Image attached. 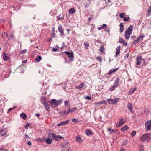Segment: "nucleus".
Segmentation results:
<instances>
[{
	"instance_id": "nucleus-1",
	"label": "nucleus",
	"mask_w": 151,
	"mask_h": 151,
	"mask_svg": "<svg viewBox=\"0 0 151 151\" xmlns=\"http://www.w3.org/2000/svg\"><path fill=\"white\" fill-rule=\"evenodd\" d=\"M140 139L142 142L145 141L151 142V134L146 133L144 134L141 137Z\"/></svg>"
},
{
	"instance_id": "nucleus-2",
	"label": "nucleus",
	"mask_w": 151,
	"mask_h": 151,
	"mask_svg": "<svg viewBox=\"0 0 151 151\" xmlns=\"http://www.w3.org/2000/svg\"><path fill=\"white\" fill-rule=\"evenodd\" d=\"M133 28V26L130 25L125 32V37L126 39L129 40L130 35L132 34Z\"/></svg>"
},
{
	"instance_id": "nucleus-3",
	"label": "nucleus",
	"mask_w": 151,
	"mask_h": 151,
	"mask_svg": "<svg viewBox=\"0 0 151 151\" xmlns=\"http://www.w3.org/2000/svg\"><path fill=\"white\" fill-rule=\"evenodd\" d=\"M62 101V100L59 99L57 100L56 99H52L51 101H48L50 102V106L52 107H57L60 104Z\"/></svg>"
},
{
	"instance_id": "nucleus-4",
	"label": "nucleus",
	"mask_w": 151,
	"mask_h": 151,
	"mask_svg": "<svg viewBox=\"0 0 151 151\" xmlns=\"http://www.w3.org/2000/svg\"><path fill=\"white\" fill-rule=\"evenodd\" d=\"M49 137H51L53 139L58 141V139H64V137H62L60 135H58L57 136L55 135L54 134L52 133H50L49 134Z\"/></svg>"
},
{
	"instance_id": "nucleus-5",
	"label": "nucleus",
	"mask_w": 151,
	"mask_h": 151,
	"mask_svg": "<svg viewBox=\"0 0 151 151\" xmlns=\"http://www.w3.org/2000/svg\"><path fill=\"white\" fill-rule=\"evenodd\" d=\"M68 56L69 58V60L70 62H72L73 60L74 57H73V54L72 52H69L66 51L65 52Z\"/></svg>"
},
{
	"instance_id": "nucleus-6",
	"label": "nucleus",
	"mask_w": 151,
	"mask_h": 151,
	"mask_svg": "<svg viewBox=\"0 0 151 151\" xmlns=\"http://www.w3.org/2000/svg\"><path fill=\"white\" fill-rule=\"evenodd\" d=\"M145 125L147 130H151V120L147 121L145 123Z\"/></svg>"
},
{
	"instance_id": "nucleus-7",
	"label": "nucleus",
	"mask_w": 151,
	"mask_h": 151,
	"mask_svg": "<svg viewBox=\"0 0 151 151\" xmlns=\"http://www.w3.org/2000/svg\"><path fill=\"white\" fill-rule=\"evenodd\" d=\"M119 98H117L114 99H107V101L109 104H114L117 102L119 101Z\"/></svg>"
},
{
	"instance_id": "nucleus-8",
	"label": "nucleus",
	"mask_w": 151,
	"mask_h": 151,
	"mask_svg": "<svg viewBox=\"0 0 151 151\" xmlns=\"http://www.w3.org/2000/svg\"><path fill=\"white\" fill-rule=\"evenodd\" d=\"M68 143L66 142L62 144L63 150H62V151H70V148L68 145Z\"/></svg>"
},
{
	"instance_id": "nucleus-9",
	"label": "nucleus",
	"mask_w": 151,
	"mask_h": 151,
	"mask_svg": "<svg viewBox=\"0 0 151 151\" xmlns=\"http://www.w3.org/2000/svg\"><path fill=\"white\" fill-rule=\"evenodd\" d=\"M126 122V119H120L119 120V123L118 124H116V127H118L121 126Z\"/></svg>"
},
{
	"instance_id": "nucleus-10",
	"label": "nucleus",
	"mask_w": 151,
	"mask_h": 151,
	"mask_svg": "<svg viewBox=\"0 0 151 151\" xmlns=\"http://www.w3.org/2000/svg\"><path fill=\"white\" fill-rule=\"evenodd\" d=\"M121 46H119L117 47L116 49L115 55L114 57L117 58L118 56L119 55L120 52Z\"/></svg>"
},
{
	"instance_id": "nucleus-11",
	"label": "nucleus",
	"mask_w": 151,
	"mask_h": 151,
	"mask_svg": "<svg viewBox=\"0 0 151 151\" xmlns=\"http://www.w3.org/2000/svg\"><path fill=\"white\" fill-rule=\"evenodd\" d=\"M70 121V120H68L66 121L61 122L60 123L58 124L57 126H61L65 125L68 124Z\"/></svg>"
},
{
	"instance_id": "nucleus-12",
	"label": "nucleus",
	"mask_w": 151,
	"mask_h": 151,
	"mask_svg": "<svg viewBox=\"0 0 151 151\" xmlns=\"http://www.w3.org/2000/svg\"><path fill=\"white\" fill-rule=\"evenodd\" d=\"M142 59V56H138L136 59V64L137 65H140L141 64Z\"/></svg>"
},
{
	"instance_id": "nucleus-13",
	"label": "nucleus",
	"mask_w": 151,
	"mask_h": 151,
	"mask_svg": "<svg viewBox=\"0 0 151 151\" xmlns=\"http://www.w3.org/2000/svg\"><path fill=\"white\" fill-rule=\"evenodd\" d=\"M120 81H122L120 80V78L119 77H117L115 80L114 84L117 87L119 85V83H120Z\"/></svg>"
},
{
	"instance_id": "nucleus-14",
	"label": "nucleus",
	"mask_w": 151,
	"mask_h": 151,
	"mask_svg": "<svg viewBox=\"0 0 151 151\" xmlns=\"http://www.w3.org/2000/svg\"><path fill=\"white\" fill-rule=\"evenodd\" d=\"M42 104H43L44 106L46 109V110L47 111H49L50 110V108L49 106V105L47 102L45 101L44 103L42 102Z\"/></svg>"
},
{
	"instance_id": "nucleus-15",
	"label": "nucleus",
	"mask_w": 151,
	"mask_h": 151,
	"mask_svg": "<svg viewBox=\"0 0 151 151\" xmlns=\"http://www.w3.org/2000/svg\"><path fill=\"white\" fill-rule=\"evenodd\" d=\"M86 134L88 136L92 135L93 133L90 129H86L85 131Z\"/></svg>"
},
{
	"instance_id": "nucleus-16",
	"label": "nucleus",
	"mask_w": 151,
	"mask_h": 151,
	"mask_svg": "<svg viewBox=\"0 0 151 151\" xmlns=\"http://www.w3.org/2000/svg\"><path fill=\"white\" fill-rule=\"evenodd\" d=\"M58 30L59 31L61 35H64V32L63 30L61 24H59L58 26Z\"/></svg>"
},
{
	"instance_id": "nucleus-17",
	"label": "nucleus",
	"mask_w": 151,
	"mask_h": 151,
	"mask_svg": "<svg viewBox=\"0 0 151 151\" xmlns=\"http://www.w3.org/2000/svg\"><path fill=\"white\" fill-rule=\"evenodd\" d=\"M5 129H2L0 130V134L2 137L7 134V131H5Z\"/></svg>"
},
{
	"instance_id": "nucleus-18",
	"label": "nucleus",
	"mask_w": 151,
	"mask_h": 151,
	"mask_svg": "<svg viewBox=\"0 0 151 151\" xmlns=\"http://www.w3.org/2000/svg\"><path fill=\"white\" fill-rule=\"evenodd\" d=\"M94 104L95 105H99V106L102 104L107 105V103L105 101L103 100L102 101H101L98 102H95L94 103Z\"/></svg>"
},
{
	"instance_id": "nucleus-19",
	"label": "nucleus",
	"mask_w": 151,
	"mask_h": 151,
	"mask_svg": "<svg viewBox=\"0 0 151 151\" xmlns=\"http://www.w3.org/2000/svg\"><path fill=\"white\" fill-rule=\"evenodd\" d=\"M3 54L2 55L3 58L4 60L5 61H7L9 59V58L7 56V54H6L4 52H3Z\"/></svg>"
},
{
	"instance_id": "nucleus-20",
	"label": "nucleus",
	"mask_w": 151,
	"mask_h": 151,
	"mask_svg": "<svg viewBox=\"0 0 151 151\" xmlns=\"http://www.w3.org/2000/svg\"><path fill=\"white\" fill-rule=\"evenodd\" d=\"M127 107L129 111L131 113H132L133 111L132 110V104L130 103H129L127 105Z\"/></svg>"
},
{
	"instance_id": "nucleus-21",
	"label": "nucleus",
	"mask_w": 151,
	"mask_h": 151,
	"mask_svg": "<svg viewBox=\"0 0 151 151\" xmlns=\"http://www.w3.org/2000/svg\"><path fill=\"white\" fill-rule=\"evenodd\" d=\"M84 85L85 84L84 83H81L78 86H76V88L77 89H79L80 90H81L83 88Z\"/></svg>"
},
{
	"instance_id": "nucleus-22",
	"label": "nucleus",
	"mask_w": 151,
	"mask_h": 151,
	"mask_svg": "<svg viewBox=\"0 0 151 151\" xmlns=\"http://www.w3.org/2000/svg\"><path fill=\"white\" fill-rule=\"evenodd\" d=\"M76 140L78 143H81L83 142L81 137L79 136H77L76 137Z\"/></svg>"
},
{
	"instance_id": "nucleus-23",
	"label": "nucleus",
	"mask_w": 151,
	"mask_h": 151,
	"mask_svg": "<svg viewBox=\"0 0 151 151\" xmlns=\"http://www.w3.org/2000/svg\"><path fill=\"white\" fill-rule=\"evenodd\" d=\"M76 12V9L73 8H71L69 10V13L70 14H72L75 13Z\"/></svg>"
},
{
	"instance_id": "nucleus-24",
	"label": "nucleus",
	"mask_w": 151,
	"mask_h": 151,
	"mask_svg": "<svg viewBox=\"0 0 151 151\" xmlns=\"http://www.w3.org/2000/svg\"><path fill=\"white\" fill-rule=\"evenodd\" d=\"M68 113H69L68 110L67 111L63 110L60 113V114L63 116H66Z\"/></svg>"
},
{
	"instance_id": "nucleus-25",
	"label": "nucleus",
	"mask_w": 151,
	"mask_h": 151,
	"mask_svg": "<svg viewBox=\"0 0 151 151\" xmlns=\"http://www.w3.org/2000/svg\"><path fill=\"white\" fill-rule=\"evenodd\" d=\"M128 128L129 127L127 125H125L124 127L121 128V131L122 132H124L125 130H128Z\"/></svg>"
},
{
	"instance_id": "nucleus-26",
	"label": "nucleus",
	"mask_w": 151,
	"mask_h": 151,
	"mask_svg": "<svg viewBox=\"0 0 151 151\" xmlns=\"http://www.w3.org/2000/svg\"><path fill=\"white\" fill-rule=\"evenodd\" d=\"M107 26L106 24H103L101 27L97 28L98 30H101L103 29Z\"/></svg>"
},
{
	"instance_id": "nucleus-27",
	"label": "nucleus",
	"mask_w": 151,
	"mask_h": 151,
	"mask_svg": "<svg viewBox=\"0 0 151 151\" xmlns=\"http://www.w3.org/2000/svg\"><path fill=\"white\" fill-rule=\"evenodd\" d=\"M120 27V32L122 33L123 32V29H124V25L122 23H120L119 25Z\"/></svg>"
},
{
	"instance_id": "nucleus-28",
	"label": "nucleus",
	"mask_w": 151,
	"mask_h": 151,
	"mask_svg": "<svg viewBox=\"0 0 151 151\" xmlns=\"http://www.w3.org/2000/svg\"><path fill=\"white\" fill-rule=\"evenodd\" d=\"M119 42L120 43H123L126 45H127V43L124 40H123L122 38H119Z\"/></svg>"
},
{
	"instance_id": "nucleus-29",
	"label": "nucleus",
	"mask_w": 151,
	"mask_h": 151,
	"mask_svg": "<svg viewBox=\"0 0 151 151\" xmlns=\"http://www.w3.org/2000/svg\"><path fill=\"white\" fill-rule=\"evenodd\" d=\"M52 143V139L50 138H48L46 140L45 143L47 144H51Z\"/></svg>"
},
{
	"instance_id": "nucleus-30",
	"label": "nucleus",
	"mask_w": 151,
	"mask_h": 151,
	"mask_svg": "<svg viewBox=\"0 0 151 151\" xmlns=\"http://www.w3.org/2000/svg\"><path fill=\"white\" fill-rule=\"evenodd\" d=\"M118 68H117L115 69H111L108 72V74H112L113 72H114L116 71L118 69Z\"/></svg>"
},
{
	"instance_id": "nucleus-31",
	"label": "nucleus",
	"mask_w": 151,
	"mask_h": 151,
	"mask_svg": "<svg viewBox=\"0 0 151 151\" xmlns=\"http://www.w3.org/2000/svg\"><path fill=\"white\" fill-rule=\"evenodd\" d=\"M144 37V36L143 35L139 36L137 38V39L136 40H137V41L138 42L141 40L142 41L143 40V38Z\"/></svg>"
},
{
	"instance_id": "nucleus-32",
	"label": "nucleus",
	"mask_w": 151,
	"mask_h": 151,
	"mask_svg": "<svg viewBox=\"0 0 151 151\" xmlns=\"http://www.w3.org/2000/svg\"><path fill=\"white\" fill-rule=\"evenodd\" d=\"M20 117L24 119H25L27 117L26 114L24 113H22L20 114Z\"/></svg>"
},
{
	"instance_id": "nucleus-33",
	"label": "nucleus",
	"mask_w": 151,
	"mask_h": 151,
	"mask_svg": "<svg viewBox=\"0 0 151 151\" xmlns=\"http://www.w3.org/2000/svg\"><path fill=\"white\" fill-rule=\"evenodd\" d=\"M136 89V87L134 89H131L129 92V94L130 95L132 94Z\"/></svg>"
},
{
	"instance_id": "nucleus-34",
	"label": "nucleus",
	"mask_w": 151,
	"mask_h": 151,
	"mask_svg": "<svg viewBox=\"0 0 151 151\" xmlns=\"http://www.w3.org/2000/svg\"><path fill=\"white\" fill-rule=\"evenodd\" d=\"M2 36L3 38H4V37H7L8 36V33L6 32H4L2 33Z\"/></svg>"
},
{
	"instance_id": "nucleus-35",
	"label": "nucleus",
	"mask_w": 151,
	"mask_h": 151,
	"mask_svg": "<svg viewBox=\"0 0 151 151\" xmlns=\"http://www.w3.org/2000/svg\"><path fill=\"white\" fill-rule=\"evenodd\" d=\"M117 87L115 86L114 84L110 88H109V90L110 91H112L113 90H114L115 89L116 87Z\"/></svg>"
},
{
	"instance_id": "nucleus-36",
	"label": "nucleus",
	"mask_w": 151,
	"mask_h": 151,
	"mask_svg": "<svg viewBox=\"0 0 151 151\" xmlns=\"http://www.w3.org/2000/svg\"><path fill=\"white\" fill-rule=\"evenodd\" d=\"M77 109V108L75 107L74 108H72L71 109H70L68 110V113H70V112H73L74 111H76Z\"/></svg>"
},
{
	"instance_id": "nucleus-37",
	"label": "nucleus",
	"mask_w": 151,
	"mask_h": 151,
	"mask_svg": "<svg viewBox=\"0 0 151 151\" xmlns=\"http://www.w3.org/2000/svg\"><path fill=\"white\" fill-rule=\"evenodd\" d=\"M42 59V57L41 56H39L37 58L35 59L36 61L37 62H39Z\"/></svg>"
},
{
	"instance_id": "nucleus-38",
	"label": "nucleus",
	"mask_w": 151,
	"mask_h": 151,
	"mask_svg": "<svg viewBox=\"0 0 151 151\" xmlns=\"http://www.w3.org/2000/svg\"><path fill=\"white\" fill-rule=\"evenodd\" d=\"M100 52L102 54L104 53V47L103 46H101L100 48Z\"/></svg>"
},
{
	"instance_id": "nucleus-39",
	"label": "nucleus",
	"mask_w": 151,
	"mask_h": 151,
	"mask_svg": "<svg viewBox=\"0 0 151 151\" xmlns=\"http://www.w3.org/2000/svg\"><path fill=\"white\" fill-rule=\"evenodd\" d=\"M144 147L143 145H141L139 146V150L144 151Z\"/></svg>"
},
{
	"instance_id": "nucleus-40",
	"label": "nucleus",
	"mask_w": 151,
	"mask_h": 151,
	"mask_svg": "<svg viewBox=\"0 0 151 151\" xmlns=\"http://www.w3.org/2000/svg\"><path fill=\"white\" fill-rule=\"evenodd\" d=\"M125 16V14L123 13L120 14L119 15V17L123 19V18H124Z\"/></svg>"
},
{
	"instance_id": "nucleus-41",
	"label": "nucleus",
	"mask_w": 151,
	"mask_h": 151,
	"mask_svg": "<svg viewBox=\"0 0 151 151\" xmlns=\"http://www.w3.org/2000/svg\"><path fill=\"white\" fill-rule=\"evenodd\" d=\"M27 52L26 49L20 51V53L21 54H24L25 53Z\"/></svg>"
},
{
	"instance_id": "nucleus-42",
	"label": "nucleus",
	"mask_w": 151,
	"mask_h": 151,
	"mask_svg": "<svg viewBox=\"0 0 151 151\" xmlns=\"http://www.w3.org/2000/svg\"><path fill=\"white\" fill-rule=\"evenodd\" d=\"M136 134V131H133L130 134L131 135V136L133 137Z\"/></svg>"
},
{
	"instance_id": "nucleus-43",
	"label": "nucleus",
	"mask_w": 151,
	"mask_h": 151,
	"mask_svg": "<svg viewBox=\"0 0 151 151\" xmlns=\"http://www.w3.org/2000/svg\"><path fill=\"white\" fill-rule=\"evenodd\" d=\"M107 130L108 132H110L111 134L112 133H114V132L113 130H111L110 128L108 129Z\"/></svg>"
},
{
	"instance_id": "nucleus-44",
	"label": "nucleus",
	"mask_w": 151,
	"mask_h": 151,
	"mask_svg": "<svg viewBox=\"0 0 151 151\" xmlns=\"http://www.w3.org/2000/svg\"><path fill=\"white\" fill-rule=\"evenodd\" d=\"M85 45V48L86 49L88 48L89 46V44L87 43H84Z\"/></svg>"
},
{
	"instance_id": "nucleus-45",
	"label": "nucleus",
	"mask_w": 151,
	"mask_h": 151,
	"mask_svg": "<svg viewBox=\"0 0 151 151\" xmlns=\"http://www.w3.org/2000/svg\"><path fill=\"white\" fill-rule=\"evenodd\" d=\"M85 99L87 100H91V97L90 96H87L85 97Z\"/></svg>"
},
{
	"instance_id": "nucleus-46",
	"label": "nucleus",
	"mask_w": 151,
	"mask_h": 151,
	"mask_svg": "<svg viewBox=\"0 0 151 151\" xmlns=\"http://www.w3.org/2000/svg\"><path fill=\"white\" fill-rule=\"evenodd\" d=\"M71 121L73 122H74L75 123H78V122L77 120L75 118H73L72 119Z\"/></svg>"
},
{
	"instance_id": "nucleus-47",
	"label": "nucleus",
	"mask_w": 151,
	"mask_h": 151,
	"mask_svg": "<svg viewBox=\"0 0 151 151\" xmlns=\"http://www.w3.org/2000/svg\"><path fill=\"white\" fill-rule=\"evenodd\" d=\"M129 17H124L123 18V20L124 21L126 22L129 19Z\"/></svg>"
},
{
	"instance_id": "nucleus-48",
	"label": "nucleus",
	"mask_w": 151,
	"mask_h": 151,
	"mask_svg": "<svg viewBox=\"0 0 151 151\" xmlns=\"http://www.w3.org/2000/svg\"><path fill=\"white\" fill-rule=\"evenodd\" d=\"M148 14L149 15V16L150 14L151 13V7H150L149 9L147 10Z\"/></svg>"
},
{
	"instance_id": "nucleus-49",
	"label": "nucleus",
	"mask_w": 151,
	"mask_h": 151,
	"mask_svg": "<svg viewBox=\"0 0 151 151\" xmlns=\"http://www.w3.org/2000/svg\"><path fill=\"white\" fill-rule=\"evenodd\" d=\"M96 59L98 60H99V62H101L102 60L101 58V57H98L96 58Z\"/></svg>"
},
{
	"instance_id": "nucleus-50",
	"label": "nucleus",
	"mask_w": 151,
	"mask_h": 151,
	"mask_svg": "<svg viewBox=\"0 0 151 151\" xmlns=\"http://www.w3.org/2000/svg\"><path fill=\"white\" fill-rule=\"evenodd\" d=\"M10 38L12 39H14V35L13 33H11L10 34Z\"/></svg>"
},
{
	"instance_id": "nucleus-51",
	"label": "nucleus",
	"mask_w": 151,
	"mask_h": 151,
	"mask_svg": "<svg viewBox=\"0 0 151 151\" xmlns=\"http://www.w3.org/2000/svg\"><path fill=\"white\" fill-rule=\"evenodd\" d=\"M90 4V3L89 2H88V3H86L85 4V6L86 7H88L89 6Z\"/></svg>"
},
{
	"instance_id": "nucleus-52",
	"label": "nucleus",
	"mask_w": 151,
	"mask_h": 151,
	"mask_svg": "<svg viewBox=\"0 0 151 151\" xmlns=\"http://www.w3.org/2000/svg\"><path fill=\"white\" fill-rule=\"evenodd\" d=\"M41 101H45H45H46V98H45V97H42V98H41Z\"/></svg>"
},
{
	"instance_id": "nucleus-53",
	"label": "nucleus",
	"mask_w": 151,
	"mask_h": 151,
	"mask_svg": "<svg viewBox=\"0 0 151 151\" xmlns=\"http://www.w3.org/2000/svg\"><path fill=\"white\" fill-rule=\"evenodd\" d=\"M58 50V49L56 48H53L52 49V52L56 51Z\"/></svg>"
},
{
	"instance_id": "nucleus-54",
	"label": "nucleus",
	"mask_w": 151,
	"mask_h": 151,
	"mask_svg": "<svg viewBox=\"0 0 151 151\" xmlns=\"http://www.w3.org/2000/svg\"><path fill=\"white\" fill-rule=\"evenodd\" d=\"M36 140L37 141H39V142H42V139H40V138H37V139H36Z\"/></svg>"
},
{
	"instance_id": "nucleus-55",
	"label": "nucleus",
	"mask_w": 151,
	"mask_h": 151,
	"mask_svg": "<svg viewBox=\"0 0 151 151\" xmlns=\"http://www.w3.org/2000/svg\"><path fill=\"white\" fill-rule=\"evenodd\" d=\"M55 32H52L51 33V37L52 38H54L55 37Z\"/></svg>"
},
{
	"instance_id": "nucleus-56",
	"label": "nucleus",
	"mask_w": 151,
	"mask_h": 151,
	"mask_svg": "<svg viewBox=\"0 0 151 151\" xmlns=\"http://www.w3.org/2000/svg\"><path fill=\"white\" fill-rule=\"evenodd\" d=\"M69 102V101L68 100L65 101H64L65 105H67L68 104Z\"/></svg>"
},
{
	"instance_id": "nucleus-57",
	"label": "nucleus",
	"mask_w": 151,
	"mask_h": 151,
	"mask_svg": "<svg viewBox=\"0 0 151 151\" xmlns=\"http://www.w3.org/2000/svg\"><path fill=\"white\" fill-rule=\"evenodd\" d=\"M138 43V42L136 40H134L133 42V43L134 44H136Z\"/></svg>"
},
{
	"instance_id": "nucleus-58",
	"label": "nucleus",
	"mask_w": 151,
	"mask_h": 151,
	"mask_svg": "<svg viewBox=\"0 0 151 151\" xmlns=\"http://www.w3.org/2000/svg\"><path fill=\"white\" fill-rule=\"evenodd\" d=\"M55 29L54 27H53L52 28V32H55Z\"/></svg>"
},
{
	"instance_id": "nucleus-59",
	"label": "nucleus",
	"mask_w": 151,
	"mask_h": 151,
	"mask_svg": "<svg viewBox=\"0 0 151 151\" xmlns=\"http://www.w3.org/2000/svg\"><path fill=\"white\" fill-rule=\"evenodd\" d=\"M62 46H63V48H64L65 47V43L64 42H63L62 43Z\"/></svg>"
},
{
	"instance_id": "nucleus-60",
	"label": "nucleus",
	"mask_w": 151,
	"mask_h": 151,
	"mask_svg": "<svg viewBox=\"0 0 151 151\" xmlns=\"http://www.w3.org/2000/svg\"><path fill=\"white\" fill-rule=\"evenodd\" d=\"M27 145H28L30 146L31 145V143L30 141H29L27 143Z\"/></svg>"
},
{
	"instance_id": "nucleus-61",
	"label": "nucleus",
	"mask_w": 151,
	"mask_h": 151,
	"mask_svg": "<svg viewBox=\"0 0 151 151\" xmlns=\"http://www.w3.org/2000/svg\"><path fill=\"white\" fill-rule=\"evenodd\" d=\"M7 150H4L3 148H0V151H6Z\"/></svg>"
},
{
	"instance_id": "nucleus-62",
	"label": "nucleus",
	"mask_w": 151,
	"mask_h": 151,
	"mask_svg": "<svg viewBox=\"0 0 151 151\" xmlns=\"http://www.w3.org/2000/svg\"><path fill=\"white\" fill-rule=\"evenodd\" d=\"M11 110H12V108H9V109H8V112H7V113H9V112Z\"/></svg>"
},
{
	"instance_id": "nucleus-63",
	"label": "nucleus",
	"mask_w": 151,
	"mask_h": 151,
	"mask_svg": "<svg viewBox=\"0 0 151 151\" xmlns=\"http://www.w3.org/2000/svg\"><path fill=\"white\" fill-rule=\"evenodd\" d=\"M28 126H29L28 124H27L26 125V126H25V128L26 129H27L28 128Z\"/></svg>"
},
{
	"instance_id": "nucleus-64",
	"label": "nucleus",
	"mask_w": 151,
	"mask_h": 151,
	"mask_svg": "<svg viewBox=\"0 0 151 151\" xmlns=\"http://www.w3.org/2000/svg\"><path fill=\"white\" fill-rule=\"evenodd\" d=\"M25 136H26V139H27V138H29L30 137L27 134H26Z\"/></svg>"
}]
</instances>
